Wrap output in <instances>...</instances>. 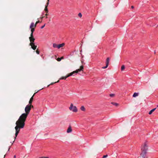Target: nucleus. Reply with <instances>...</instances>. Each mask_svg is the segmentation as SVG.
<instances>
[{
	"label": "nucleus",
	"instance_id": "nucleus-1",
	"mask_svg": "<svg viewBox=\"0 0 158 158\" xmlns=\"http://www.w3.org/2000/svg\"><path fill=\"white\" fill-rule=\"evenodd\" d=\"M31 110V108H30L29 105H27L25 109V113L22 114L19 117L18 120L16 122V126L15 127L16 133L13 142L16 139V137L20 131V129L23 128L24 127L25 124V122Z\"/></svg>",
	"mask_w": 158,
	"mask_h": 158
},
{
	"label": "nucleus",
	"instance_id": "nucleus-2",
	"mask_svg": "<svg viewBox=\"0 0 158 158\" xmlns=\"http://www.w3.org/2000/svg\"><path fill=\"white\" fill-rule=\"evenodd\" d=\"M83 65H81L80 66V69H78L75 71H73V72L69 73V74L70 76H71L73 75V74L75 73H77L79 72H80L81 71H83Z\"/></svg>",
	"mask_w": 158,
	"mask_h": 158
},
{
	"label": "nucleus",
	"instance_id": "nucleus-3",
	"mask_svg": "<svg viewBox=\"0 0 158 158\" xmlns=\"http://www.w3.org/2000/svg\"><path fill=\"white\" fill-rule=\"evenodd\" d=\"M69 109L73 112H77V109L76 106H73L72 103L71 104L70 106L69 107Z\"/></svg>",
	"mask_w": 158,
	"mask_h": 158
},
{
	"label": "nucleus",
	"instance_id": "nucleus-4",
	"mask_svg": "<svg viewBox=\"0 0 158 158\" xmlns=\"http://www.w3.org/2000/svg\"><path fill=\"white\" fill-rule=\"evenodd\" d=\"M148 146L146 143H145L142 146L141 150L142 152H147L148 150Z\"/></svg>",
	"mask_w": 158,
	"mask_h": 158
},
{
	"label": "nucleus",
	"instance_id": "nucleus-5",
	"mask_svg": "<svg viewBox=\"0 0 158 158\" xmlns=\"http://www.w3.org/2000/svg\"><path fill=\"white\" fill-rule=\"evenodd\" d=\"M30 43L29 45L31 46V48L34 50L36 49L37 48V46L35 45L34 44V41H30Z\"/></svg>",
	"mask_w": 158,
	"mask_h": 158
},
{
	"label": "nucleus",
	"instance_id": "nucleus-6",
	"mask_svg": "<svg viewBox=\"0 0 158 158\" xmlns=\"http://www.w3.org/2000/svg\"><path fill=\"white\" fill-rule=\"evenodd\" d=\"M147 153V152L142 151L141 153L140 154V155L143 158H148V157L146 155Z\"/></svg>",
	"mask_w": 158,
	"mask_h": 158
},
{
	"label": "nucleus",
	"instance_id": "nucleus-7",
	"mask_svg": "<svg viewBox=\"0 0 158 158\" xmlns=\"http://www.w3.org/2000/svg\"><path fill=\"white\" fill-rule=\"evenodd\" d=\"M33 32H31L30 34V36L29 38L30 41H35V39L33 36Z\"/></svg>",
	"mask_w": 158,
	"mask_h": 158
},
{
	"label": "nucleus",
	"instance_id": "nucleus-8",
	"mask_svg": "<svg viewBox=\"0 0 158 158\" xmlns=\"http://www.w3.org/2000/svg\"><path fill=\"white\" fill-rule=\"evenodd\" d=\"M49 0H47V2L46 3V5L45 6L44 9V10L45 11L46 13H48V10L47 8V7L49 4Z\"/></svg>",
	"mask_w": 158,
	"mask_h": 158
},
{
	"label": "nucleus",
	"instance_id": "nucleus-9",
	"mask_svg": "<svg viewBox=\"0 0 158 158\" xmlns=\"http://www.w3.org/2000/svg\"><path fill=\"white\" fill-rule=\"evenodd\" d=\"M36 93H35L34 94H33V95L32 96V97L31 98L29 101V104H31L32 102V101H33V97L35 95V94Z\"/></svg>",
	"mask_w": 158,
	"mask_h": 158
},
{
	"label": "nucleus",
	"instance_id": "nucleus-10",
	"mask_svg": "<svg viewBox=\"0 0 158 158\" xmlns=\"http://www.w3.org/2000/svg\"><path fill=\"white\" fill-rule=\"evenodd\" d=\"M72 131V128H71V127L70 126L69 127L67 130V133H70V132H71Z\"/></svg>",
	"mask_w": 158,
	"mask_h": 158
},
{
	"label": "nucleus",
	"instance_id": "nucleus-11",
	"mask_svg": "<svg viewBox=\"0 0 158 158\" xmlns=\"http://www.w3.org/2000/svg\"><path fill=\"white\" fill-rule=\"evenodd\" d=\"M64 45V43H62L59 45H58V48L59 49L60 48L63 47Z\"/></svg>",
	"mask_w": 158,
	"mask_h": 158
},
{
	"label": "nucleus",
	"instance_id": "nucleus-12",
	"mask_svg": "<svg viewBox=\"0 0 158 158\" xmlns=\"http://www.w3.org/2000/svg\"><path fill=\"white\" fill-rule=\"evenodd\" d=\"M156 109V108H154L153 109H152V110H151L149 112V114H152V113Z\"/></svg>",
	"mask_w": 158,
	"mask_h": 158
},
{
	"label": "nucleus",
	"instance_id": "nucleus-13",
	"mask_svg": "<svg viewBox=\"0 0 158 158\" xmlns=\"http://www.w3.org/2000/svg\"><path fill=\"white\" fill-rule=\"evenodd\" d=\"M109 60H110L109 58V57L107 58L106 59V64H107V65H109Z\"/></svg>",
	"mask_w": 158,
	"mask_h": 158
},
{
	"label": "nucleus",
	"instance_id": "nucleus-14",
	"mask_svg": "<svg viewBox=\"0 0 158 158\" xmlns=\"http://www.w3.org/2000/svg\"><path fill=\"white\" fill-rule=\"evenodd\" d=\"M138 95H139V93H135L133 95V97H136L138 96Z\"/></svg>",
	"mask_w": 158,
	"mask_h": 158
},
{
	"label": "nucleus",
	"instance_id": "nucleus-15",
	"mask_svg": "<svg viewBox=\"0 0 158 158\" xmlns=\"http://www.w3.org/2000/svg\"><path fill=\"white\" fill-rule=\"evenodd\" d=\"M81 110L83 111H85V108L84 106H82L81 107Z\"/></svg>",
	"mask_w": 158,
	"mask_h": 158
},
{
	"label": "nucleus",
	"instance_id": "nucleus-16",
	"mask_svg": "<svg viewBox=\"0 0 158 158\" xmlns=\"http://www.w3.org/2000/svg\"><path fill=\"white\" fill-rule=\"evenodd\" d=\"M111 103L113 104V105H114V106H118V104L117 103H115V102H112Z\"/></svg>",
	"mask_w": 158,
	"mask_h": 158
},
{
	"label": "nucleus",
	"instance_id": "nucleus-17",
	"mask_svg": "<svg viewBox=\"0 0 158 158\" xmlns=\"http://www.w3.org/2000/svg\"><path fill=\"white\" fill-rule=\"evenodd\" d=\"M53 46L54 48H58V45L56 44H53Z\"/></svg>",
	"mask_w": 158,
	"mask_h": 158
},
{
	"label": "nucleus",
	"instance_id": "nucleus-18",
	"mask_svg": "<svg viewBox=\"0 0 158 158\" xmlns=\"http://www.w3.org/2000/svg\"><path fill=\"white\" fill-rule=\"evenodd\" d=\"M30 28H34V23H31V25L30 26Z\"/></svg>",
	"mask_w": 158,
	"mask_h": 158
},
{
	"label": "nucleus",
	"instance_id": "nucleus-19",
	"mask_svg": "<svg viewBox=\"0 0 158 158\" xmlns=\"http://www.w3.org/2000/svg\"><path fill=\"white\" fill-rule=\"evenodd\" d=\"M59 80H58V81H56V82H53V83H52L50 84V85H48V86H49L50 85H53V84L55 83H56V82H59Z\"/></svg>",
	"mask_w": 158,
	"mask_h": 158
},
{
	"label": "nucleus",
	"instance_id": "nucleus-20",
	"mask_svg": "<svg viewBox=\"0 0 158 158\" xmlns=\"http://www.w3.org/2000/svg\"><path fill=\"white\" fill-rule=\"evenodd\" d=\"M125 69V66L124 65H122V67H121V70L122 71H123L124 70V69Z\"/></svg>",
	"mask_w": 158,
	"mask_h": 158
},
{
	"label": "nucleus",
	"instance_id": "nucleus-21",
	"mask_svg": "<svg viewBox=\"0 0 158 158\" xmlns=\"http://www.w3.org/2000/svg\"><path fill=\"white\" fill-rule=\"evenodd\" d=\"M66 79V77H62L60 79V80H61V79L65 80Z\"/></svg>",
	"mask_w": 158,
	"mask_h": 158
},
{
	"label": "nucleus",
	"instance_id": "nucleus-22",
	"mask_svg": "<svg viewBox=\"0 0 158 158\" xmlns=\"http://www.w3.org/2000/svg\"><path fill=\"white\" fill-rule=\"evenodd\" d=\"M31 32H33L35 31V28H31Z\"/></svg>",
	"mask_w": 158,
	"mask_h": 158
},
{
	"label": "nucleus",
	"instance_id": "nucleus-23",
	"mask_svg": "<svg viewBox=\"0 0 158 158\" xmlns=\"http://www.w3.org/2000/svg\"><path fill=\"white\" fill-rule=\"evenodd\" d=\"M108 65H107V64H106V66L102 67V68L103 69H106V68H107L108 67Z\"/></svg>",
	"mask_w": 158,
	"mask_h": 158
},
{
	"label": "nucleus",
	"instance_id": "nucleus-24",
	"mask_svg": "<svg viewBox=\"0 0 158 158\" xmlns=\"http://www.w3.org/2000/svg\"><path fill=\"white\" fill-rule=\"evenodd\" d=\"M78 15L80 18L82 17V14L81 13H80L78 14Z\"/></svg>",
	"mask_w": 158,
	"mask_h": 158
},
{
	"label": "nucleus",
	"instance_id": "nucleus-25",
	"mask_svg": "<svg viewBox=\"0 0 158 158\" xmlns=\"http://www.w3.org/2000/svg\"><path fill=\"white\" fill-rule=\"evenodd\" d=\"M110 96L111 97H113L114 96V94H111L110 95Z\"/></svg>",
	"mask_w": 158,
	"mask_h": 158
},
{
	"label": "nucleus",
	"instance_id": "nucleus-26",
	"mask_svg": "<svg viewBox=\"0 0 158 158\" xmlns=\"http://www.w3.org/2000/svg\"><path fill=\"white\" fill-rule=\"evenodd\" d=\"M57 60L58 61H60L61 60V59H60V58H57Z\"/></svg>",
	"mask_w": 158,
	"mask_h": 158
},
{
	"label": "nucleus",
	"instance_id": "nucleus-27",
	"mask_svg": "<svg viewBox=\"0 0 158 158\" xmlns=\"http://www.w3.org/2000/svg\"><path fill=\"white\" fill-rule=\"evenodd\" d=\"M36 52L38 54H39V53H40V52H39V51L38 49H37L36 50Z\"/></svg>",
	"mask_w": 158,
	"mask_h": 158
},
{
	"label": "nucleus",
	"instance_id": "nucleus-28",
	"mask_svg": "<svg viewBox=\"0 0 158 158\" xmlns=\"http://www.w3.org/2000/svg\"><path fill=\"white\" fill-rule=\"evenodd\" d=\"M29 106H30V108H31H31H33V105H31V104H29Z\"/></svg>",
	"mask_w": 158,
	"mask_h": 158
},
{
	"label": "nucleus",
	"instance_id": "nucleus-29",
	"mask_svg": "<svg viewBox=\"0 0 158 158\" xmlns=\"http://www.w3.org/2000/svg\"><path fill=\"white\" fill-rule=\"evenodd\" d=\"M108 156V155H104L103 157H102V158H106V157H107Z\"/></svg>",
	"mask_w": 158,
	"mask_h": 158
},
{
	"label": "nucleus",
	"instance_id": "nucleus-30",
	"mask_svg": "<svg viewBox=\"0 0 158 158\" xmlns=\"http://www.w3.org/2000/svg\"><path fill=\"white\" fill-rule=\"evenodd\" d=\"M48 13H46V14L45 15V17L46 18H48L47 15H48V14H47Z\"/></svg>",
	"mask_w": 158,
	"mask_h": 158
},
{
	"label": "nucleus",
	"instance_id": "nucleus-31",
	"mask_svg": "<svg viewBox=\"0 0 158 158\" xmlns=\"http://www.w3.org/2000/svg\"><path fill=\"white\" fill-rule=\"evenodd\" d=\"M40 22L39 20H38L35 23H36V24H37L38 23H40Z\"/></svg>",
	"mask_w": 158,
	"mask_h": 158
},
{
	"label": "nucleus",
	"instance_id": "nucleus-32",
	"mask_svg": "<svg viewBox=\"0 0 158 158\" xmlns=\"http://www.w3.org/2000/svg\"><path fill=\"white\" fill-rule=\"evenodd\" d=\"M70 77V76H69V74L66 76H65V77H66V78H67V77Z\"/></svg>",
	"mask_w": 158,
	"mask_h": 158
},
{
	"label": "nucleus",
	"instance_id": "nucleus-33",
	"mask_svg": "<svg viewBox=\"0 0 158 158\" xmlns=\"http://www.w3.org/2000/svg\"><path fill=\"white\" fill-rule=\"evenodd\" d=\"M70 77V76H69V74L66 76H65V77H66V78H67V77Z\"/></svg>",
	"mask_w": 158,
	"mask_h": 158
},
{
	"label": "nucleus",
	"instance_id": "nucleus-34",
	"mask_svg": "<svg viewBox=\"0 0 158 158\" xmlns=\"http://www.w3.org/2000/svg\"><path fill=\"white\" fill-rule=\"evenodd\" d=\"M37 24H36V23L35 24L34 23V28H35L36 27Z\"/></svg>",
	"mask_w": 158,
	"mask_h": 158
},
{
	"label": "nucleus",
	"instance_id": "nucleus-35",
	"mask_svg": "<svg viewBox=\"0 0 158 158\" xmlns=\"http://www.w3.org/2000/svg\"><path fill=\"white\" fill-rule=\"evenodd\" d=\"M40 158H48V157H40Z\"/></svg>",
	"mask_w": 158,
	"mask_h": 158
},
{
	"label": "nucleus",
	"instance_id": "nucleus-36",
	"mask_svg": "<svg viewBox=\"0 0 158 158\" xmlns=\"http://www.w3.org/2000/svg\"><path fill=\"white\" fill-rule=\"evenodd\" d=\"M45 26V24L44 25H43V26H42L41 27V29H43V28Z\"/></svg>",
	"mask_w": 158,
	"mask_h": 158
},
{
	"label": "nucleus",
	"instance_id": "nucleus-37",
	"mask_svg": "<svg viewBox=\"0 0 158 158\" xmlns=\"http://www.w3.org/2000/svg\"><path fill=\"white\" fill-rule=\"evenodd\" d=\"M45 17V16H43L42 17H41L40 18L41 19H42L44 17Z\"/></svg>",
	"mask_w": 158,
	"mask_h": 158
},
{
	"label": "nucleus",
	"instance_id": "nucleus-38",
	"mask_svg": "<svg viewBox=\"0 0 158 158\" xmlns=\"http://www.w3.org/2000/svg\"><path fill=\"white\" fill-rule=\"evenodd\" d=\"M60 59H61H61H64V57H63V56H62V57H61L60 58Z\"/></svg>",
	"mask_w": 158,
	"mask_h": 158
},
{
	"label": "nucleus",
	"instance_id": "nucleus-39",
	"mask_svg": "<svg viewBox=\"0 0 158 158\" xmlns=\"http://www.w3.org/2000/svg\"><path fill=\"white\" fill-rule=\"evenodd\" d=\"M131 8H134V6H131Z\"/></svg>",
	"mask_w": 158,
	"mask_h": 158
},
{
	"label": "nucleus",
	"instance_id": "nucleus-40",
	"mask_svg": "<svg viewBox=\"0 0 158 158\" xmlns=\"http://www.w3.org/2000/svg\"><path fill=\"white\" fill-rule=\"evenodd\" d=\"M15 157H16V156H15H15H14V158H15Z\"/></svg>",
	"mask_w": 158,
	"mask_h": 158
},
{
	"label": "nucleus",
	"instance_id": "nucleus-41",
	"mask_svg": "<svg viewBox=\"0 0 158 158\" xmlns=\"http://www.w3.org/2000/svg\"><path fill=\"white\" fill-rule=\"evenodd\" d=\"M81 63H83V61L82 60H81Z\"/></svg>",
	"mask_w": 158,
	"mask_h": 158
},
{
	"label": "nucleus",
	"instance_id": "nucleus-42",
	"mask_svg": "<svg viewBox=\"0 0 158 158\" xmlns=\"http://www.w3.org/2000/svg\"><path fill=\"white\" fill-rule=\"evenodd\" d=\"M155 53H156V52H155H155H154V53H155Z\"/></svg>",
	"mask_w": 158,
	"mask_h": 158
},
{
	"label": "nucleus",
	"instance_id": "nucleus-43",
	"mask_svg": "<svg viewBox=\"0 0 158 158\" xmlns=\"http://www.w3.org/2000/svg\"><path fill=\"white\" fill-rule=\"evenodd\" d=\"M10 149V148H9V149H8V150H9Z\"/></svg>",
	"mask_w": 158,
	"mask_h": 158
},
{
	"label": "nucleus",
	"instance_id": "nucleus-44",
	"mask_svg": "<svg viewBox=\"0 0 158 158\" xmlns=\"http://www.w3.org/2000/svg\"><path fill=\"white\" fill-rule=\"evenodd\" d=\"M157 106V107H158V105Z\"/></svg>",
	"mask_w": 158,
	"mask_h": 158
}]
</instances>
